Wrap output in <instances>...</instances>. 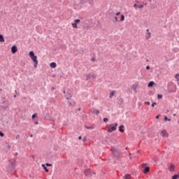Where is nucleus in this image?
Wrapping results in <instances>:
<instances>
[{
    "label": "nucleus",
    "mask_w": 179,
    "mask_h": 179,
    "mask_svg": "<svg viewBox=\"0 0 179 179\" xmlns=\"http://www.w3.org/2000/svg\"><path fill=\"white\" fill-rule=\"evenodd\" d=\"M146 69H147V71H149V69H150V66H146Z\"/></svg>",
    "instance_id": "nucleus-43"
},
{
    "label": "nucleus",
    "mask_w": 179,
    "mask_h": 179,
    "mask_svg": "<svg viewBox=\"0 0 179 179\" xmlns=\"http://www.w3.org/2000/svg\"><path fill=\"white\" fill-rule=\"evenodd\" d=\"M146 166V164H142V167H145Z\"/></svg>",
    "instance_id": "nucleus-47"
},
{
    "label": "nucleus",
    "mask_w": 179,
    "mask_h": 179,
    "mask_svg": "<svg viewBox=\"0 0 179 179\" xmlns=\"http://www.w3.org/2000/svg\"><path fill=\"white\" fill-rule=\"evenodd\" d=\"M78 139L80 141V140L82 139V136H80L78 137Z\"/></svg>",
    "instance_id": "nucleus-48"
},
{
    "label": "nucleus",
    "mask_w": 179,
    "mask_h": 179,
    "mask_svg": "<svg viewBox=\"0 0 179 179\" xmlns=\"http://www.w3.org/2000/svg\"><path fill=\"white\" fill-rule=\"evenodd\" d=\"M164 120H165V121H171V119H169V117H167V116H165V117H164Z\"/></svg>",
    "instance_id": "nucleus-28"
},
{
    "label": "nucleus",
    "mask_w": 179,
    "mask_h": 179,
    "mask_svg": "<svg viewBox=\"0 0 179 179\" xmlns=\"http://www.w3.org/2000/svg\"><path fill=\"white\" fill-rule=\"evenodd\" d=\"M162 138H169V133H167V131L164 129L161 132Z\"/></svg>",
    "instance_id": "nucleus-5"
},
{
    "label": "nucleus",
    "mask_w": 179,
    "mask_h": 179,
    "mask_svg": "<svg viewBox=\"0 0 179 179\" xmlns=\"http://www.w3.org/2000/svg\"><path fill=\"white\" fill-rule=\"evenodd\" d=\"M124 20H125V16H124V15H122L120 17V21L124 22Z\"/></svg>",
    "instance_id": "nucleus-21"
},
{
    "label": "nucleus",
    "mask_w": 179,
    "mask_h": 179,
    "mask_svg": "<svg viewBox=\"0 0 179 179\" xmlns=\"http://www.w3.org/2000/svg\"><path fill=\"white\" fill-rule=\"evenodd\" d=\"M91 78L96 79V76L94 74H91Z\"/></svg>",
    "instance_id": "nucleus-36"
},
{
    "label": "nucleus",
    "mask_w": 179,
    "mask_h": 179,
    "mask_svg": "<svg viewBox=\"0 0 179 179\" xmlns=\"http://www.w3.org/2000/svg\"><path fill=\"white\" fill-rule=\"evenodd\" d=\"M50 68H57V63H55V62H52V63L50 64Z\"/></svg>",
    "instance_id": "nucleus-14"
},
{
    "label": "nucleus",
    "mask_w": 179,
    "mask_h": 179,
    "mask_svg": "<svg viewBox=\"0 0 179 179\" xmlns=\"http://www.w3.org/2000/svg\"><path fill=\"white\" fill-rule=\"evenodd\" d=\"M122 103H124V99L122 98H120L119 99V103L122 104Z\"/></svg>",
    "instance_id": "nucleus-24"
},
{
    "label": "nucleus",
    "mask_w": 179,
    "mask_h": 179,
    "mask_svg": "<svg viewBox=\"0 0 179 179\" xmlns=\"http://www.w3.org/2000/svg\"><path fill=\"white\" fill-rule=\"evenodd\" d=\"M45 166H47V167H51V166H52V164L46 163Z\"/></svg>",
    "instance_id": "nucleus-34"
},
{
    "label": "nucleus",
    "mask_w": 179,
    "mask_h": 179,
    "mask_svg": "<svg viewBox=\"0 0 179 179\" xmlns=\"http://www.w3.org/2000/svg\"><path fill=\"white\" fill-rule=\"evenodd\" d=\"M173 117H176V114H173Z\"/></svg>",
    "instance_id": "nucleus-58"
},
{
    "label": "nucleus",
    "mask_w": 179,
    "mask_h": 179,
    "mask_svg": "<svg viewBox=\"0 0 179 179\" xmlns=\"http://www.w3.org/2000/svg\"><path fill=\"white\" fill-rule=\"evenodd\" d=\"M71 97H72V96H71V94H69L67 97H66V100H69L71 99Z\"/></svg>",
    "instance_id": "nucleus-38"
},
{
    "label": "nucleus",
    "mask_w": 179,
    "mask_h": 179,
    "mask_svg": "<svg viewBox=\"0 0 179 179\" xmlns=\"http://www.w3.org/2000/svg\"><path fill=\"white\" fill-rule=\"evenodd\" d=\"M32 157H34V155H32Z\"/></svg>",
    "instance_id": "nucleus-62"
},
{
    "label": "nucleus",
    "mask_w": 179,
    "mask_h": 179,
    "mask_svg": "<svg viewBox=\"0 0 179 179\" xmlns=\"http://www.w3.org/2000/svg\"><path fill=\"white\" fill-rule=\"evenodd\" d=\"M42 167H43V169H44V170H45V171L46 172V173H48L50 171L48 170V169L47 168V166H45V165H44V164H42Z\"/></svg>",
    "instance_id": "nucleus-19"
},
{
    "label": "nucleus",
    "mask_w": 179,
    "mask_h": 179,
    "mask_svg": "<svg viewBox=\"0 0 179 179\" xmlns=\"http://www.w3.org/2000/svg\"><path fill=\"white\" fill-rule=\"evenodd\" d=\"M177 89V87L174 85L173 83H169L168 85V92L169 93H176V90Z\"/></svg>",
    "instance_id": "nucleus-3"
},
{
    "label": "nucleus",
    "mask_w": 179,
    "mask_h": 179,
    "mask_svg": "<svg viewBox=\"0 0 179 179\" xmlns=\"http://www.w3.org/2000/svg\"><path fill=\"white\" fill-rule=\"evenodd\" d=\"M11 52L13 54H16V52H17V47L16 45H13L12 48H11Z\"/></svg>",
    "instance_id": "nucleus-6"
},
{
    "label": "nucleus",
    "mask_w": 179,
    "mask_h": 179,
    "mask_svg": "<svg viewBox=\"0 0 179 179\" xmlns=\"http://www.w3.org/2000/svg\"><path fill=\"white\" fill-rule=\"evenodd\" d=\"M119 131H120V132H124V125H120V127H119Z\"/></svg>",
    "instance_id": "nucleus-17"
},
{
    "label": "nucleus",
    "mask_w": 179,
    "mask_h": 179,
    "mask_svg": "<svg viewBox=\"0 0 179 179\" xmlns=\"http://www.w3.org/2000/svg\"><path fill=\"white\" fill-rule=\"evenodd\" d=\"M111 152L113 155V156H115V157H117V159H120V157L121 156V152H120V150H117L116 148H111Z\"/></svg>",
    "instance_id": "nucleus-4"
},
{
    "label": "nucleus",
    "mask_w": 179,
    "mask_h": 179,
    "mask_svg": "<svg viewBox=\"0 0 179 179\" xmlns=\"http://www.w3.org/2000/svg\"><path fill=\"white\" fill-rule=\"evenodd\" d=\"M75 23L76 24H78V23H80V20H79V19L75 20Z\"/></svg>",
    "instance_id": "nucleus-27"
},
{
    "label": "nucleus",
    "mask_w": 179,
    "mask_h": 179,
    "mask_svg": "<svg viewBox=\"0 0 179 179\" xmlns=\"http://www.w3.org/2000/svg\"><path fill=\"white\" fill-rule=\"evenodd\" d=\"M157 99H163V95H162V94H158V95H157Z\"/></svg>",
    "instance_id": "nucleus-30"
},
{
    "label": "nucleus",
    "mask_w": 179,
    "mask_h": 179,
    "mask_svg": "<svg viewBox=\"0 0 179 179\" xmlns=\"http://www.w3.org/2000/svg\"><path fill=\"white\" fill-rule=\"evenodd\" d=\"M124 179H131V175L127 174L124 177Z\"/></svg>",
    "instance_id": "nucleus-23"
},
{
    "label": "nucleus",
    "mask_w": 179,
    "mask_h": 179,
    "mask_svg": "<svg viewBox=\"0 0 179 179\" xmlns=\"http://www.w3.org/2000/svg\"><path fill=\"white\" fill-rule=\"evenodd\" d=\"M0 92H2V89H0Z\"/></svg>",
    "instance_id": "nucleus-57"
},
{
    "label": "nucleus",
    "mask_w": 179,
    "mask_h": 179,
    "mask_svg": "<svg viewBox=\"0 0 179 179\" xmlns=\"http://www.w3.org/2000/svg\"><path fill=\"white\" fill-rule=\"evenodd\" d=\"M91 112L92 113V114H96V115H99V114H100V110L94 108L91 109Z\"/></svg>",
    "instance_id": "nucleus-7"
},
{
    "label": "nucleus",
    "mask_w": 179,
    "mask_h": 179,
    "mask_svg": "<svg viewBox=\"0 0 179 179\" xmlns=\"http://www.w3.org/2000/svg\"><path fill=\"white\" fill-rule=\"evenodd\" d=\"M125 149H126V150H128V147H126V148H125Z\"/></svg>",
    "instance_id": "nucleus-55"
},
{
    "label": "nucleus",
    "mask_w": 179,
    "mask_h": 179,
    "mask_svg": "<svg viewBox=\"0 0 179 179\" xmlns=\"http://www.w3.org/2000/svg\"><path fill=\"white\" fill-rule=\"evenodd\" d=\"M174 169H175L174 164H171V166H169V171L172 172V171H174Z\"/></svg>",
    "instance_id": "nucleus-11"
},
{
    "label": "nucleus",
    "mask_w": 179,
    "mask_h": 179,
    "mask_svg": "<svg viewBox=\"0 0 179 179\" xmlns=\"http://www.w3.org/2000/svg\"><path fill=\"white\" fill-rule=\"evenodd\" d=\"M134 8H139V9H142V8H143V5H137V4H134Z\"/></svg>",
    "instance_id": "nucleus-16"
},
{
    "label": "nucleus",
    "mask_w": 179,
    "mask_h": 179,
    "mask_svg": "<svg viewBox=\"0 0 179 179\" xmlns=\"http://www.w3.org/2000/svg\"><path fill=\"white\" fill-rule=\"evenodd\" d=\"M92 62H93L96 61V59H95V58H92Z\"/></svg>",
    "instance_id": "nucleus-46"
},
{
    "label": "nucleus",
    "mask_w": 179,
    "mask_h": 179,
    "mask_svg": "<svg viewBox=\"0 0 179 179\" xmlns=\"http://www.w3.org/2000/svg\"><path fill=\"white\" fill-rule=\"evenodd\" d=\"M0 43H5V38H3L2 34H0Z\"/></svg>",
    "instance_id": "nucleus-12"
},
{
    "label": "nucleus",
    "mask_w": 179,
    "mask_h": 179,
    "mask_svg": "<svg viewBox=\"0 0 179 179\" xmlns=\"http://www.w3.org/2000/svg\"><path fill=\"white\" fill-rule=\"evenodd\" d=\"M0 136L3 137L5 136V134L2 133V131H0Z\"/></svg>",
    "instance_id": "nucleus-37"
},
{
    "label": "nucleus",
    "mask_w": 179,
    "mask_h": 179,
    "mask_svg": "<svg viewBox=\"0 0 179 179\" xmlns=\"http://www.w3.org/2000/svg\"><path fill=\"white\" fill-rule=\"evenodd\" d=\"M86 141H87V138L86 136H84L83 138V142H86Z\"/></svg>",
    "instance_id": "nucleus-29"
},
{
    "label": "nucleus",
    "mask_w": 179,
    "mask_h": 179,
    "mask_svg": "<svg viewBox=\"0 0 179 179\" xmlns=\"http://www.w3.org/2000/svg\"><path fill=\"white\" fill-rule=\"evenodd\" d=\"M115 93H117L116 91H112L109 94V99H113L115 96Z\"/></svg>",
    "instance_id": "nucleus-9"
},
{
    "label": "nucleus",
    "mask_w": 179,
    "mask_h": 179,
    "mask_svg": "<svg viewBox=\"0 0 179 179\" xmlns=\"http://www.w3.org/2000/svg\"><path fill=\"white\" fill-rule=\"evenodd\" d=\"M178 85H179V83H178Z\"/></svg>",
    "instance_id": "nucleus-63"
},
{
    "label": "nucleus",
    "mask_w": 179,
    "mask_h": 179,
    "mask_svg": "<svg viewBox=\"0 0 179 179\" xmlns=\"http://www.w3.org/2000/svg\"><path fill=\"white\" fill-rule=\"evenodd\" d=\"M64 94H65V91H64Z\"/></svg>",
    "instance_id": "nucleus-60"
},
{
    "label": "nucleus",
    "mask_w": 179,
    "mask_h": 179,
    "mask_svg": "<svg viewBox=\"0 0 179 179\" xmlns=\"http://www.w3.org/2000/svg\"><path fill=\"white\" fill-rule=\"evenodd\" d=\"M144 104H145V105H147V106H150V102H149V101H145V102L144 103Z\"/></svg>",
    "instance_id": "nucleus-32"
},
{
    "label": "nucleus",
    "mask_w": 179,
    "mask_h": 179,
    "mask_svg": "<svg viewBox=\"0 0 179 179\" xmlns=\"http://www.w3.org/2000/svg\"><path fill=\"white\" fill-rule=\"evenodd\" d=\"M85 128H86L87 129H93V127H87V126H85Z\"/></svg>",
    "instance_id": "nucleus-39"
},
{
    "label": "nucleus",
    "mask_w": 179,
    "mask_h": 179,
    "mask_svg": "<svg viewBox=\"0 0 179 179\" xmlns=\"http://www.w3.org/2000/svg\"><path fill=\"white\" fill-rule=\"evenodd\" d=\"M6 101H3L2 104H5Z\"/></svg>",
    "instance_id": "nucleus-51"
},
{
    "label": "nucleus",
    "mask_w": 179,
    "mask_h": 179,
    "mask_svg": "<svg viewBox=\"0 0 179 179\" xmlns=\"http://www.w3.org/2000/svg\"><path fill=\"white\" fill-rule=\"evenodd\" d=\"M148 87H153V86H155V82L153 81H150L149 83H148Z\"/></svg>",
    "instance_id": "nucleus-15"
},
{
    "label": "nucleus",
    "mask_w": 179,
    "mask_h": 179,
    "mask_svg": "<svg viewBox=\"0 0 179 179\" xmlns=\"http://www.w3.org/2000/svg\"><path fill=\"white\" fill-rule=\"evenodd\" d=\"M121 15V13H120V12H118V13H116V16H118V15Z\"/></svg>",
    "instance_id": "nucleus-45"
},
{
    "label": "nucleus",
    "mask_w": 179,
    "mask_h": 179,
    "mask_svg": "<svg viewBox=\"0 0 179 179\" xmlns=\"http://www.w3.org/2000/svg\"><path fill=\"white\" fill-rule=\"evenodd\" d=\"M36 125L38 124V122H35Z\"/></svg>",
    "instance_id": "nucleus-52"
},
{
    "label": "nucleus",
    "mask_w": 179,
    "mask_h": 179,
    "mask_svg": "<svg viewBox=\"0 0 179 179\" xmlns=\"http://www.w3.org/2000/svg\"><path fill=\"white\" fill-rule=\"evenodd\" d=\"M84 29H89V27H84Z\"/></svg>",
    "instance_id": "nucleus-54"
},
{
    "label": "nucleus",
    "mask_w": 179,
    "mask_h": 179,
    "mask_svg": "<svg viewBox=\"0 0 179 179\" xmlns=\"http://www.w3.org/2000/svg\"><path fill=\"white\" fill-rule=\"evenodd\" d=\"M11 165L13 167V169L15 168V166H13V162H11Z\"/></svg>",
    "instance_id": "nucleus-50"
},
{
    "label": "nucleus",
    "mask_w": 179,
    "mask_h": 179,
    "mask_svg": "<svg viewBox=\"0 0 179 179\" xmlns=\"http://www.w3.org/2000/svg\"><path fill=\"white\" fill-rule=\"evenodd\" d=\"M131 89H133V90H134V92L136 93V89H138V85L136 84L133 85L131 87Z\"/></svg>",
    "instance_id": "nucleus-13"
},
{
    "label": "nucleus",
    "mask_w": 179,
    "mask_h": 179,
    "mask_svg": "<svg viewBox=\"0 0 179 179\" xmlns=\"http://www.w3.org/2000/svg\"><path fill=\"white\" fill-rule=\"evenodd\" d=\"M115 22H118V18H117V17H115V20H113V23H115Z\"/></svg>",
    "instance_id": "nucleus-35"
},
{
    "label": "nucleus",
    "mask_w": 179,
    "mask_h": 179,
    "mask_svg": "<svg viewBox=\"0 0 179 179\" xmlns=\"http://www.w3.org/2000/svg\"><path fill=\"white\" fill-rule=\"evenodd\" d=\"M90 78H91V73L87 75L86 80H89V79H90Z\"/></svg>",
    "instance_id": "nucleus-26"
},
{
    "label": "nucleus",
    "mask_w": 179,
    "mask_h": 179,
    "mask_svg": "<svg viewBox=\"0 0 179 179\" xmlns=\"http://www.w3.org/2000/svg\"><path fill=\"white\" fill-rule=\"evenodd\" d=\"M14 97H16V95H14Z\"/></svg>",
    "instance_id": "nucleus-61"
},
{
    "label": "nucleus",
    "mask_w": 179,
    "mask_h": 179,
    "mask_svg": "<svg viewBox=\"0 0 179 179\" xmlns=\"http://www.w3.org/2000/svg\"><path fill=\"white\" fill-rule=\"evenodd\" d=\"M30 58L32 59L34 63V68H37V65L38 64V61L37 60V56L34 55V52L30 51L29 53Z\"/></svg>",
    "instance_id": "nucleus-1"
},
{
    "label": "nucleus",
    "mask_w": 179,
    "mask_h": 179,
    "mask_svg": "<svg viewBox=\"0 0 179 179\" xmlns=\"http://www.w3.org/2000/svg\"><path fill=\"white\" fill-rule=\"evenodd\" d=\"M149 171H150V168L149 166H146L143 170L144 174H148Z\"/></svg>",
    "instance_id": "nucleus-8"
},
{
    "label": "nucleus",
    "mask_w": 179,
    "mask_h": 179,
    "mask_svg": "<svg viewBox=\"0 0 179 179\" xmlns=\"http://www.w3.org/2000/svg\"><path fill=\"white\" fill-rule=\"evenodd\" d=\"M68 103H69V107H73V105L75 104L73 101L71 102L69 101Z\"/></svg>",
    "instance_id": "nucleus-20"
},
{
    "label": "nucleus",
    "mask_w": 179,
    "mask_h": 179,
    "mask_svg": "<svg viewBox=\"0 0 179 179\" xmlns=\"http://www.w3.org/2000/svg\"><path fill=\"white\" fill-rule=\"evenodd\" d=\"M178 82H179V78L177 79Z\"/></svg>",
    "instance_id": "nucleus-56"
},
{
    "label": "nucleus",
    "mask_w": 179,
    "mask_h": 179,
    "mask_svg": "<svg viewBox=\"0 0 179 179\" xmlns=\"http://www.w3.org/2000/svg\"><path fill=\"white\" fill-rule=\"evenodd\" d=\"M156 102H153L152 104V107H155V106H156Z\"/></svg>",
    "instance_id": "nucleus-40"
},
{
    "label": "nucleus",
    "mask_w": 179,
    "mask_h": 179,
    "mask_svg": "<svg viewBox=\"0 0 179 179\" xmlns=\"http://www.w3.org/2000/svg\"><path fill=\"white\" fill-rule=\"evenodd\" d=\"M20 135H19V134L17 135V136H16V139H20Z\"/></svg>",
    "instance_id": "nucleus-41"
},
{
    "label": "nucleus",
    "mask_w": 179,
    "mask_h": 179,
    "mask_svg": "<svg viewBox=\"0 0 179 179\" xmlns=\"http://www.w3.org/2000/svg\"><path fill=\"white\" fill-rule=\"evenodd\" d=\"M117 127H118V124L117 123L109 124L107 132H109L110 134H111V132H114V131L117 130Z\"/></svg>",
    "instance_id": "nucleus-2"
},
{
    "label": "nucleus",
    "mask_w": 179,
    "mask_h": 179,
    "mask_svg": "<svg viewBox=\"0 0 179 179\" xmlns=\"http://www.w3.org/2000/svg\"><path fill=\"white\" fill-rule=\"evenodd\" d=\"M176 79H178L179 78V74H176V76H175Z\"/></svg>",
    "instance_id": "nucleus-42"
},
{
    "label": "nucleus",
    "mask_w": 179,
    "mask_h": 179,
    "mask_svg": "<svg viewBox=\"0 0 179 179\" xmlns=\"http://www.w3.org/2000/svg\"><path fill=\"white\" fill-rule=\"evenodd\" d=\"M1 108H2V109L3 110H6V108H8V105H3L2 106H1Z\"/></svg>",
    "instance_id": "nucleus-25"
},
{
    "label": "nucleus",
    "mask_w": 179,
    "mask_h": 179,
    "mask_svg": "<svg viewBox=\"0 0 179 179\" xmlns=\"http://www.w3.org/2000/svg\"><path fill=\"white\" fill-rule=\"evenodd\" d=\"M72 26H73V29H78V24H76V22L73 23Z\"/></svg>",
    "instance_id": "nucleus-22"
},
{
    "label": "nucleus",
    "mask_w": 179,
    "mask_h": 179,
    "mask_svg": "<svg viewBox=\"0 0 179 179\" xmlns=\"http://www.w3.org/2000/svg\"><path fill=\"white\" fill-rule=\"evenodd\" d=\"M103 122H108V118H103Z\"/></svg>",
    "instance_id": "nucleus-31"
},
{
    "label": "nucleus",
    "mask_w": 179,
    "mask_h": 179,
    "mask_svg": "<svg viewBox=\"0 0 179 179\" xmlns=\"http://www.w3.org/2000/svg\"><path fill=\"white\" fill-rule=\"evenodd\" d=\"M36 117H37V113H35L32 115V119L34 120V118H36Z\"/></svg>",
    "instance_id": "nucleus-33"
},
{
    "label": "nucleus",
    "mask_w": 179,
    "mask_h": 179,
    "mask_svg": "<svg viewBox=\"0 0 179 179\" xmlns=\"http://www.w3.org/2000/svg\"><path fill=\"white\" fill-rule=\"evenodd\" d=\"M84 173L85 176H89V174H90V170L87 169V170L84 171Z\"/></svg>",
    "instance_id": "nucleus-18"
},
{
    "label": "nucleus",
    "mask_w": 179,
    "mask_h": 179,
    "mask_svg": "<svg viewBox=\"0 0 179 179\" xmlns=\"http://www.w3.org/2000/svg\"><path fill=\"white\" fill-rule=\"evenodd\" d=\"M146 31H148V34H147V35L145 36V38H146L147 40H149V38H150L151 34H150V32H149V29H147Z\"/></svg>",
    "instance_id": "nucleus-10"
},
{
    "label": "nucleus",
    "mask_w": 179,
    "mask_h": 179,
    "mask_svg": "<svg viewBox=\"0 0 179 179\" xmlns=\"http://www.w3.org/2000/svg\"><path fill=\"white\" fill-rule=\"evenodd\" d=\"M159 117H160V115H158L156 116L157 120H159Z\"/></svg>",
    "instance_id": "nucleus-44"
},
{
    "label": "nucleus",
    "mask_w": 179,
    "mask_h": 179,
    "mask_svg": "<svg viewBox=\"0 0 179 179\" xmlns=\"http://www.w3.org/2000/svg\"><path fill=\"white\" fill-rule=\"evenodd\" d=\"M30 138H33V134H31V135H30Z\"/></svg>",
    "instance_id": "nucleus-53"
},
{
    "label": "nucleus",
    "mask_w": 179,
    "mask_h": 179,
    "mask_svg": "<svg viewBox=\"0 0 179 179\" xmlns=\"http://www.w3.org/2000/svg\"><path fill=\"white\" fill-rule=\"evenodd\" d=\"M78 111H80V108L78 109Z\"/></svg>",
    "instance_id": "nucleus-59"
},
{
    "label": "nucleus",
    "mask_w": 179,
    "mask_h": 179,
    "mask_svg": "<svg viewBox=\"0 0 179 179\" xmlns=\"http://www.w3.org/2000/svg\"><path fill=\"white\" fill-rule=\"evenodd\" d=\"M52 90H55V87H52Z\"/></svg>",
    "instance_id": "nucleus-49"
}]
</instances>
